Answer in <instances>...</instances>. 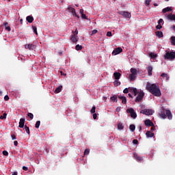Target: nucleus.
Masks as SVG:
<instances>
[{"label": "nucleus", "mask_w": 175, "mask_h": 175, "mask_svg": "<svg viewBox=\"0 0 175 175\" xmlns=\"http://www.w3.org/2000/svg\"><path fill=\"white\" fill-rule=\"evenodd\" d=\"M120 53H122V48L118 47L113 51L112 55H117L120 54Z\"/></svg>", "instance_id": "obj_9"}, {"label": "nucleus", "mask_w": 175, "mask_h": 175, "mask_svg": "<svg viewBox=\"0 0 175 175\" xmlns=\"http://www.w3.org/2000/svg\"><path fill=\"white\" fill-rule=\"evenodd\" d=\"M12 175H17V172H14L12 173Z\"/></svg>", "instance_id": "obj_64"}, {"label": "nucleus", "mask_w": 175, "mask_h": 175, "mask_svg": "<svg viewBox=\"0 0 175 175\" xmlns=\"http://www.w3.org/2000/svg\"><path fill=\"white\" fill-rule=\"evenodd\" d=\"M113 77L116 80H120L121 77V73L116 72L113 73Z\"/></svg>", "instance_id": "obj_18"}, {"label": "nucleus", "mask_w": 175, "mask_h": 175, "mask_svg": "<svg viewBox=\"0 0 175 175\" xmlns=\"http://www.w3.org/2000/svg\"><path fill=\"white\" fill-rule=\"evenodd\" d=\"M81 17L84 18V20H88V18H87V16L85 14H82Z\"/></svg>", "instance_id": "obj_46"}, {"label": "nucleus", "mask_w": 175, "mask_h": 175, "mask_svg": "<svg viewBox=\"0 0 175 175\" xmlns=\"http://www.w3.org/2000/svg\"><path fill=\"white\" fill-rule=\"evenodd\" d=\"M11 137H12V140H16V135H14V134H12V135H11Z\"/></svg>", "instance_id": "obj_51"}, {"label": "nucleus", "mask_w": 175, "mask_h": 175, "mask_svg": "<svg viewBox=\"0 0 175 175\" xmlns=\"http://www.w3.org/2000/svg\"><path fill=\"white\" fill-rule=\"evenodd\" d=\"M151 2V0H146V6L150 5V3Z\"/></svg>", "instance_id": "obj_48"}, {"label": "nucleus", "mask_w": 175, "mask_h": 175, "mask_svg": "<svg viewBox=\"0 0 175 175\" xmlns=\"http://www.w3.org/2000/svg\"><path fill=\"white\" fill-rule=\"evenodd\" d=\"M159 114L161 118H163V120H165V118L167 117L168 120H172V118H173V116L172 115L170 110L165 109L163 108V107L161 108Z\"/></svg>", "instance_id": "obj_2"}, {"label": "nucleus", "mask_w": 175, "mask_h": 175, "mask_svg": "<svg viewBox=\"0 0 175 175\" xmlns=\"http://www.w3.org/2000/svg\"><path fill=\"white\" fill-rule=\"evenodd\" d=\"M4 100H9V96L5 95V96H4Z\"/></svg>", "instance_id": "obj_53"}, {"label": "nucleus", "mask_w": 175, "mask_h": 175, "mask_svg": "<svg viewBox=\"0 0 175 175\" xmlns=\"http://www.w3.org/2000/svg\"><path fill=\"white\" fill-rule=\"evenodd\" d=\"M118 14H120V16H122L123 17H124V18H131L132 16L131 13L126 11H120L118 12Z\"/></svg>", "instance_id": "obj_7"}, {"label": "nucleus", "mask_w": 175, "mask_h": 175, "mask_svg": "<svg viewBox=\"0 0 175 175\" xmlns=\"http://www.w3.org/2000/svg\"><path fill=\"white\" fill-rule=\"evenodd\" d=\"M137 75H135V74H131L129 76V79L131 80V81H135V79H136Z\"/></svg>", "instance_id": "obj_24"}, {"label": "nucleus", "mask_w": 175, "mask_h": 175, "mask_svg": "<svg viewBox=\"0 0 175 175\" xmlns=\"http://www.w3.org/2000/svg\"><path fill=\"white\" fill-rule=\"evenodd\" d=\"M27 116L29 117L30 120H33V114L32 113H28Z\"/></svg>", "instance_id": "obj_39"}, {"label": "nucleus", "mask_w": 175, "mask_h": 175, "mask_svg": "<svg viewBox=\"0 0 175 175\" xmlns=\"http://www.w3.org/2000/svg\"><path fill=\"white\" fill-rule=\"evenodd\" d=\"M25 48L28 50H35V49H36V46L33 44H29L27 45H25Z\"/></svg>", "instance_id": "obj_11"}, {"label": "nucleus", "mask_w": 175, "mask_h": 175, "mask_svg": "<svg viewBox=\"0 0 175 175\" xmlns=\"http://www.w3.org/2000/svg\"><path fill=\"white\" fill-rule=\"evenodd\" d=\"M95 33H98V30L94 29L92 31L91 36H93V35H95Z\"/></svg>", "instance_id": "obj_42"}, {"label": "nucleus", "mask_w": 175, "mask_h": 175, "mask_svg": "<svg viewBox=\"0 0 175 175\" xmlns=\"http://www.w3.org/2000/svg\"><path fill=\"white\" fill-rule=\"evenodd\" d=\"M129 98H133V96H132V94H131L130 93L128 94Z\"/></svg>", "instance_id": "obj_61"}, {"label": "nucleus", "mask_w": 175, "mask_h": 175, "mask_svg": "<svg viewBox=\"0 0 175 175\" xmlns=\"http://www.w3.org/2000/svg\"><path fill=\"white\" fill-rule=\"evenodd\" d=\"M111 100H112V102H116L117 100V96H113L111 97Z\"/></svg>", "instance_id": "obj_41"}, {"label": "nucleus", "mask_w": 175, "mask_h": 175, "mask_svg": "<svg viewBox=\"0 0 175 175\" xmlns=\"http://www.w3.org/2000/svg\"><path fill=\"white\" fill-rule=\"evenodd\" d=\"M156 28L157 29H162V25L158 24V25L156 26Z\"/></svg>", "instance_id": "obj_45"}, {"label": "nucleus", "mask_w": 175, "mask_h": 175, "mask_svg": "<svg viewBox=\"0 0 175 175\" xmlns=\"http://www.w3.org/2000/svg\"><path fill=\"white\" fill-rule=\"evenodd\" d=\"M156 36H158V38H159V39H161V38H163V33L162 31H156Z\"/></svg>", "instance_id": "obj_22"}, {"label": "nucleus", "mask_w": 175, "mask_h": 175, "mask_svg": "<svg viewBox=\"0 0 175 175\" xmlns=\"http://www.w3.org/2000/svg\"><path fill=\"white\" fill-rule=\"evenodd\" d=\"M123 92H124V94H128V92H129V89L125 88V89L123 90Z\"/></svg>", "instance_id": "obj_47"}, {"label": "nucleus", "mask_w": 175, "mask_h": 175, "mask_svg": "<svg viewBox=\"0 0 175 175\" xmlns=\"http://www.w3.org/2000/svg\"><path fill=\"white\" fill-rule=\"evenodd\" d=\"M126 112L131 114V118H133L134 120L137 117V114H136V112H135V109L133 108L127 109Z\"/></svg>", "instance_id": "obj_6"}, {"label": "nucleus", "mask_w": 175, "mask_h": 175, "mask_svg": "<svg viewBox=\"0 0 175 175\" xmlns=\"http://www.w3.org/2000/svg\"><path fill=\"white\" fill-rule=\"evenodd\" d=\"M133 143L134 144H139V141H138L137 139H133Z\"/></svg>", "instance_id": "obj_50"}, {"label": "nucleus", "mask_w": 175, "mask_h": 175, "mask_svg": "<svg viewBox=\"0 0 175 175\" xmlns=\"http://www.w3.org/2000/svg\"><path fill=\"white\" fill-rule=\"evenodd\" d=\"M61 75L63 76H66V74H64V72H62V71L60 72Z\"/></svg>", "instance_id": "obj_62"}, {"label": "nucleus", "mask_w": 175, "mask_h": 175, "mask_svg": "<svg viewBox=\"0 0 175 175\" xmlns=\"http://www.w3.org/2000/svg\"><path fill=\"white\" fill-rule=\"evenodd\" d=\"M129 92L134 94V96H136L139 94V90L136 88H129Z\"/></svg>", "instance_id": "obj_10"}, {"label": "nucleus", "mask_w": 175, "mask_h": 175, "mask_svg": "<svg viewBox=\"0 0 175 175\" xmlns=\"http://www.w3.org/2000/svg\"><path fill=\"white\" fill-rule=\"evenodd\" d=\"M140 113L141 114H145V116H152L154 111L152 109H142Z\"/></svg>", "instance_id": "obj_5"}, {"label": "nucleus", "mask_w": 175, "mask_h": 175, "mask_svg": "<svg viewBox=\"0 0 175 175\" xmlns=\"http://www.w3.org/2000/svg\"><path fill=\"white\" fill-rule=\"evenodd\" d=\"M8 116V114L6 113H4L3 114V116H0V120H5V119H6V116Z\"/></svg>", "instance_id": "obj_37"}, {"label": "nucleus", "mask_w": 175, "mask_h": 175, "mask_svg": "<svg viewBox=\"0 0 175 175\" xmlns=\"http://www.w3.org/2000/svg\"><path fill=\"white\" fill-rule=\"evenodd\" d=\"M25 124V118H21L20 121H19L18 127L19 128H24Z\"/></svg>", "instance_id": "obj_13"}, {"label": "nucleus", "mask_w": 175, "mask_h": 175, "mask_svg": "<svg viewBox=\"0 0 175 175\" xmlns=\"http://www.w3.org/2000/svg\"><path fill=\"white\" fill-rule=\"evenodd\" d=\"M120 110H121V109L120 108V107H118V108H116V111H120Z\"/></svg>", "instance_id": "obj_60"}, {"label": "nucleus", "mask_w": 175, "mask_h": 175, "mask_svg": "<svg viewBox=\"0 0 175 175\" xmlns=\"http://www.w3.org/2000/svg\"><path fill=\"white\" fill-rule=\"evenodd\" d=\"M172 28L173 31H175V25H172Z\"/></svg>", "instance_id": "obj_63"}, {"label": "nucleus", "mask_w": 175, "mask_h": 175, "mask_svg": "<svg viewBox=\"0 0 175 175\" xmlns=\"http://www.w3.org/2000/svg\"><path fill=\"white\" fill-rule=\"evenodd\" d=\"M74 35H76L77 36V34L79 33V31L77 29L75 30V31H73Z\"/></svg>", "instance_id": "obj_56"}, {"label": "nucleus", "mask_w": 175, "mask_h": 175, "mask_svg": "<svg viewBox=\"0 0 175 175\" xmlns=\"http://www.w3.org/2000/svg\"><path fill=\"white\" fill-rule=\"evenodd\" d=\"M118 98L120 99V100H122V103L123 105H126V97L124 96H118Z\"/></svg>", "instance_id": "obj_15"}, {"label": "nucleus", "mask_w": 175, "mask_h": 175, "mask_svg": "<svg viewBox=\"0 0 175 175\" xmlns=\"http://www.w3.org/2000/svg\"><path fill=\"white\" fill-rule=\"evenodd\" d=\"M14 145L17 147V146H18V142L17 141H14Z\"/></svg>", "instance_id": "obj_55"}, {"label": "nucleus", "mask_w": 175, "mask_h": 175, "mask_svg": "<svg viewBox=\"0 0 175 175\" xmlns=\"http://www.w3.org/2000/svg\"><path fill=\"white\" fill-rule=\"evenodd\" d=\"M118 129H120V131L124 129V125H122V123H118Z\"/></svg>", "instance_id": "obj_35"}, {"label": "nucleus", "mask_w": 175, "mask_h": 175, "mask_svg": "<svg viewBox=\"0 0 175 175\" xmlns=\"http://www.w3.org/2000/svg\"><path fill=\"white\" fill-rule=\"evenodd\" d=\"M88 154H90V150L86 149L84 151V155H88Z\"/></svg>", "instance_id": "obj_44"}, {"label": "nucleus", "mask_w": 175, "mask_h": 175, "mask_svg": "<svg viewBox=\"0 0 175 175\" xmlns=\"http://www.w3.org/2000/svg\"><path fill=\"white\" fill-rule=\"evenodd\" d=\"M68 12H70V13L72 14V16H74L75 17H77V18H79V16H78L77 13H76V10L73 8L72 6H68Z\"/></svg>", "instance_id": "obj_8"}, {"label": "nucleus", "mask_w": 175, "mask_h": 175, "mask_svg": "<svg viewBox=\"0 0 175 175\" xmlns=\"http://www.w3.org/2000/svg\"><path fill=\"white\" fill-rule=\"evenodd\" d=\"M149 55L150 58H157L158 57V55L154 53H150Z\"/></svg>", "instance_id": "obj_33"}, {"label": "nucleus", "mask_w": 175, "mask_h": 175, "mask_svg": "<svg viewBox=\"0 0 175 175\" xmlns=\"http://www.w3.org/2000/svg\"><path fill=\"white\" fill-rule=\"evenodd\" d=\"M26 20H27V23H33V16H27L26 17Z\"/></svg>", "instance_id": "obj_19"}, {"label": "nucleus", "mask_w": 175, "mask_h": 175, "mask_svg": "<svg viewBox=\"0 0 175 175\" xmlns=\"http://www.w3.org/2000/svg\"><path fill=\"white\" fill-rule=\"evenodd\" d=\"M148 76H152V66H149L147 68Z\"/></svg>", "instance_id": "obj_20"}, {"label": "nucleus", "mask_w": 175, "mask_h": 175, "mask_svg": "<svg viewBox=\"0 0 175 175\" xmlns=\"http://www.w3.org/2000/svg\"><path fill=\"white\" fill-rule=\"evenodd\" d=\"M167 12H172V8L167 7V8L163 9V11H162L163 13H167Z\"/></svg>", "instance_id": "obj_26"}, {"label": "nucleus", "mask_w": 175, "mask_h": 175, "mask_svg": "<svg viewBox=\"0 0 175 175\" xmlns=\"http://www.w3.org/2000/svg\"><path fill=\"white\" fill-rule=\"evenodd\" d=\"M129 129L131 131V132H135V129H136V126L135 124H131L129 126Z\"/></svg>", "instance_id": "obj_30"}, {"label": "nucleus", "mask_w": 175, "mask_h": 175, "mask_svg": "<svg viewBox=\"0 0 175 175\" xmlns=\"http://www.w3.org/2000/svg\"><path fill=\"white\" fill-rule=\"evenodd\" d=\"M23 170H25V172H27V170H28V167L26 166H23Z\"/></svg>", "instance_id": "obj_58"}, {"label": "nucleus", "mask_w": 175, "mask_h": 175, "mask_svg": "<svg viewBox=\"0 0 175 175\" xmlns=\"http://www.w3.org/2000/svg\"><path fill=\"white\" fill-rule=\"evenodd\" d=\"M164 59H169L170 61H173L175 59V51L167 52L164 55Z\"/></svg>", "instance_id": "obj_3"}, {"label": "nucleus", "mask_w": 175, "mask_h": 175, "mask_svg": "<svg viewBox=\"0 0 175 175\" xmlns=\"http://www.w3.org/2000/svg\"><path fill=\"white\" fill-rule=\"evenodd\" d=\"M170 42H171V46H175V36H172L170 38Z\"/></svg>", "instance_id": "obj_29"}, {"label": "nucleus", "mask_w": 175, "mask_h": 175, "mask_svg": "<svg viewBox=\"0 0 175 175\" xmlns=\"http://www.w3.org/2000/svg\"><path fill=\"white\" fill-rule=\"evenodd\" d=\"M3 25L5 27V31H8V32H10L11 29H10V26H8L9 23H8V22H5Z\"/></svg>", "instance_id": "obj_21"}, {"label": "nucleus", "mask_w": 175, "mask_h": 175, "mask_svg": "<svg viewBox=\"0 0 175 175\" xmlns=\"http://www.w3.org/2000/svg\"><path fill=\"white\" fill-rule=\"evenodd\" d=\"M131 75H137V70H136V68H131Z\"/></svg>", "instance_id": "obj_28"}, {"label": "nucleus", "mask_w": 175, "mask_h": 175, "mask_svg": "<svg viewBox=\"0 0 175 175\" xmlns=\"http://www.w3.org/2000/svg\"><path fill=\"white\" fill-rule=\"evenodd\" d=\"M161 77L164 79V80H169V76L167 73H162Z\"/></svg>", "instance_id": "obj_27"}, {"label": "nucleus", "mask_w": 175, "mask_h": 175, "mask_svg": "<svg viewBox=\"0 0 175 175\" xmlns=\"http://www.w3.org/2000/svg\"><path fill=\"white\" fill-rule=\"evenodd\" d=\"M146 90L152 94L154 96H161L162 93H161V90L159 89V86L157 85V84H148L146 85Z\"/></svg>", "instance_id": "obj_1"}, {"label": "nucleus", "mask_w": 175, "mask_h": 175, "mask_svg": "<svg viewBox=\"0 0 175 175\" xmlns=\"http://www.w3.org/2000/svg\"><path fill=\"white\" fill-rule=\"evenodd\" d=\"M3 155H4L5 157H8V155H9V152H8V151L4 150L3 151Z\"/></svg>", "instance_id": "obj_43"}, {"label": "nucleus", "mask_w": 175, "mask_h": 175, "mask_svg": "<svg viewBox=\"0 0 175 175\" xmlns=\"http://www.w3.org/2000/svg\"><path fill=\"white\" fill-rule=\"evenodd\" d=\"M32 28H33V31L34 33L38 35V28H36V26H32Z\"/></svg>", "instance_id": "obj_38"}, {"label": "nucleus", "mask_w": 175, "mask_h": 175, "mask_svg": "<svg viewBox=\"0 0 175 175\" xmlns=\"http://www.w3.org/2000/svg\"><path fill=\"white\" fill-rule=\"evenodd\" d=\"M62 91V85H59L58 88H57L55 90V94H59Z\"/></svg>", "instance_id": "obj_23"}, {"label": "nucleus", "mask_w": 175, "mask_h": 175, "mask_svg": "<svg viewBox=\"0 0 175 175\" xmlns=\"http://www.w3.org/2000/svg\"><path fill=\"white\" fill-rule=\"evenodd\" d=\"M25 130L26 131V133H27V135H30L29 127H28L27 125H25Z\"/></svg>", "instance_id": "obj_34"}, {"label": "nucleus", "mask_w": 175, "mask_h": 175, "mask_svg": "<svg viewBox=\"0 0 175 175\" xmlns=\"http://www.w3.org/2000/svg\"><path fill=\"white\" fill-rule=\"evenodd\" d=\"M95 110H96V107L93 106L92 108V109L90 110L91 114L95 113Z\"/></svg>", "instance_id": "obj_36"}, {"label": "nucleus", "mask_w": 175, "mask_h": 175, "mask_svg": "<svg viewBox=\"0 0 175 175\" xmlns=\"http://www.w3.org/2000/svg\"><path fill=\"white\" fill-rule=\"evenodd\" d=\"M161 23H163V19L160 18L158 21V24H161Z\"/></svg>", "instance_id": "obj_57"}, {"label": "nucleus", "mask_w": 175, "mask_h": 175, "mask_svg": "<svg viewBox=\"0 0 175 175\" xmlns=\"http://www.w3.org/2000/svg\"><path fill=\"white\" fill-rule=\"evenodd\" d=\"M167 18L171 21H175V14H170L167 16Z\"/></svg>", "instance_id": "obj_16"}, {"label": "nucleus", "mask_w": 175, "mask_h": 175, "mask_svg": "<svg viewBox=\"0 0 175 175\" xmlns=\"http://www.w3.org/2000/svg\"><path fill=\"white\" fill-rule=\"evenodd\" d=\"M134 157L135 158L136 161H137V162H142V161H143V157H140L137 153H134Z\"/></svg>", "instance_id": "obj_17"}, {"label": "nucleus", "mask_w": 175, "mask_h": 175, "mask_svg": "<svg viewBox=\"0 0 175 175\" xmlns=\"http://www.w3.org/2000/svg\"><path fill=\"white\" fill-rule=\"evenodd\" d=\"M70 40L72 43H76L79 40L77 39V36L76 34H72L70 37Z\"/></svg>", "instance_id": "obj_14"}, {"label": "nucleus", "mask_w": 175, "mask_h": 175, "mask_svg": "<svg viewBox=\"0 0 175 175\" xmlns=\"http://www.w3.org/2000/svg\"><path fill=\"white\" fill-rule=\"evenodd\" d=\"M113 84L115 87H118V85H121V82H120L118 79H116L115 81L113 82Z\"/></svg>", "instance_id": "obj_31"}, {"label": "nucleus", "mask_w": 175, "mask_h": 175, "mask_svg": "<svg viewBox=\"0 0 175 175\" xmlns=\"http://www.w3.org/2000/svg\"><path fill=\"white\" fill-rule=\"evenodd\" d=\"M84 10H83V9H81L80 10H79V13H81V14H84Z\"/></svg>", "instance_id": "obj_59"}, {"label": "nucleus", "mask_w": 175, "mask_h": 175, "mask_svg": "<svg viewBox=\"0 0 175 175\" xmlns=\"http://www.w3.org/2000/svg\"><path fill=\"white\" fill-rule=\"evenodd\" d=\"M39 126H40V120H38L35 125V127L37 129L39 128Z\"/></svg>", "instance_id": "obj_40"}, {"label": "nucleus", "mask_w": 175, "mask_h": 175, "mask_svg": "<svg viewBox=\"0 0 175 175\" xmlns=\"http://www.w3.org/2000/svg\"><path fill=\"white\" fill-rule=\"evenodd\" d=\"M152 126L151 129H150V131L152 132H154V131H155V126L153 124V126Z\"/></svg>", "instance_id": "obj_52"}, {"label": "nucleus", "mask_w": 175, "mask_h": 175, "mask_svg": "<svg viewBox=\"0 0 175 175\" xmlns=\"http://www.w3.org/2000/svg\"><path fill=\"white\" fill-rule=\"evenodd\" d=\"M138 95L135 98L136 103H139V102H142L143 100V98H144V93L142 90L138 91Z\"/></svg>", "instance_id": "obj_4"}, {"label": "nucleus", "mask_w": 175, "mask_h": 175, "mask_svg": "<svg viewBox=\"0 0 175 175\" xmlns=\"http://www.w3.org/2000/svg\"><path fill=\"white\" fill-rule=\"evenodd\" d=\"M83 49V46L80 44H77L75 46V50H77V51L82 50Z\"/></svg>", "instance_id": "obj_32"}, {"label": "nucleus", "mask_w": 175, "mask_h": 175, "mask_svg": "<svg viewBox=\"0 0 175 175\" xmlns=\"http://www.w3.org/2000/svg\"><path fill=\"white\" fill-rule=\"evenodd\" d=\"M107 36H108V37L111 36V31H107Z\"/></svg>", "instance_id": "obj_54"}, {"label": "nucleus", "mask_w": 175, "mask_h": 175, "mask_svg": "<svg viewBox=\"0 0 175 175\" xmlns=\"http://www.w3.org/2000/svg\"><path fill=\"white\" fill-rule=\"evenodd\" d=\"M93 118L94 120H96V118H98V114L96 113H93Z\"/></svg>", "instance_id": "obj_49"}, {"label": "nucleus", "mask_w": 175, "mask_h": 175, "mask_svg": "<svg viewBox=\"0 0 175 175\" xmlns=\"http://www.w3.org/2000/svg\"><path fill=\"white\" fill-rule=\"evenodd\" d=\"M144 124H145L146 126H154V123L149 119L146 120L144 121Z\"/></svg>", "instance_id": "obj_12"}, {"label": "nucleus", "mask_w": 175, "mask_h": 175, "mask_svg": "<svg viewBox=\"0 0 175 175\" xmlns=\"http://www.w3.org/2000/svg\"><path fill=\"white\" fill-rule=\"evenodd\" d=\"M146 135L147 137H154V133H152L151 131H147L146 133Z\"/></svg>", "instance_id": "obj_25"}]
</instances>
